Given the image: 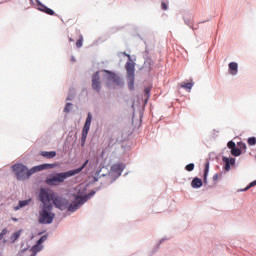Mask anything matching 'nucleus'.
Returning <instances> with one entry per match:
<instances>
[{
    "label": "nucleus",
    "instance_id": "obj_1",
    "mask_svg": "<svg viewBox=\"0 0 256 256\" xmlns=\"http://www.w3.org/2000/svg\"><path fill=\"white\" fill-rule=\"evenodd\" d=\"M38 199L42 203L40 205L38 222L41 225H51L53 219H55V213H53V203L49 202V199H51L49 190L41 188Z\"/></svg>",
    "mask_w": 256,
    "mask_h": 256
},
{
    "label": "nucleus",
    "instance_id": "obj_2",
    "mask_svg": "<svg viewBox=\"0 0 256 256\" xmlns=\"http://www.w3.org/2000/svg\"><path fill=\"white\" fill-rule=\"evenodd\" d=\"M55 167H57V164H41L28 169L25 164L17 163L12 166V171L18 181H25L26 179H29L31 175L39 173V171H45V169H55Z\"/></svg>",
    "mask_w": 256,
    "mask_h": 256
},
{
    "label": "nucleus",
    "instance_id": "obj_3",
    "mask_svg": "<svg viewBox=\"0 0 256 256\" xmlns=\"http://www.w3.org/2000/svg\"><path fill=\"white\" fill-rule=\"evenodd\" d=\"M88 163L89 160H86L80 168L58 173L55 176L48 178L46 180L47 185H58V183H63L65 179H69V177H74V175H78V173H81L85 169V167H87Z\"/></svg>",
    "mask_w": 256,
    "mask_h": 256
},
{
    "label": "nucleus",
    "instance_id": "obj_4",
    "mask_svg": "<svg viewBox=\"0 0 256 256\" xmlns=\"http://www.w3.org/2000/svg\"><path fill=\"white\" fill-rule=\"evenodd\" d=\"M48 195L51 197L49 199V203H52L55 205V207L57 209H60V211H65L67 209V207H69V200L61 197V196H57L55 195V193L53 192H49L48 191Z\"/></svg>",
    "mask_w": 256,
    "mask_h": 256
},
{
    "label": "nucleus",
    "instance_id": "obj_5",
    "mask_svg": "<svg viewBox=\"0 0 256 256\" xmlns=\"http://www.w3.org/2000/svg\"><path fill=\"white\" fill-rule=\"evenodd\" d=\"M105 73L108 74L107 76L108 87H123V80H121V77L107 70H105Z\"/></svg>",
    "mask_w": 256,
    "mask_h": 256
},
{
    "label": "nucleus",
    "instance_id": "obj_6",
    "mask_svg": "<svg viewBox=\"0 0 256 256\" xmlns=\"http://www.w3.org/2000/svg\"><path fill=\"white\" fill-rule=\"evenodd\" d=\"M92 121H93V115L91 114V112H89L82 130V137H81L82 145H85V141H87V135H89V130L91 129Z\"/></svg>",
    "mask_w": 256,
    "mask_h": 256
},
{
    "label": "nucleus",
    "instance_id": "obj_7",
    "mask_svg": "<svg viewBox=\"0 0 256 256\" xmlns=\"http://www.w3.org/2000/svg\"><path fill=\"white\" fill-rule=\"evenodd\" d=\"M75 201L72 204H69L68 202V207L66 209H68V211H70V213H75V211H77V209H79V207H81V205H83V203L87 202V196H76L75 197Z\"/></svg>",
    "mask_w": 256,
    "mask_h": 256
},
{
    "label": "nucleus",
    "instance_id": "obj_8",
    "mask_svg": "<svg viewBox=\"0 0 256 256\" xmlns=\"http://www.w3.org/2000/svg\"><path fill=\"white\" fill-rule=\"evenodd\" d=\"M92 89L94 91H101V78L99 77V72H96L92 77Z\"/></svg>",
    "mask_w": 256,
    "mask_h": 256
},
{
    "label": "nucleus",
    "instance_id": "obj_9",
    "mask_svg": "<svg viewBox=\"0 0 256 256\" xmlns=\"http://www.w3.org/2000/svg\"><path fill=\"white\" fill-rule=\"evenodd\" d=\"M126 73H127V77L135 76V63L133 62L126 63Z\"/></svg>",
    "mask_w": 256,
    "mask_h": 256
},
{
    "label": "nucleus",
    "instance_id": "obj_10",
    "mask_svg": "<svg viewBox=\"0 0 256 256\" xmlns=\"http://www.w3.org/2000/svg\"><path fill=\"white\" fill-rule=\"evenodd\" d=\"M38 10L42 11V13H46V15H55V11L53 9L45 6L44 4H38Z\"/></svg>",
    "mask_w": 256,
    "mask_h": 256
},
{
    "label": "nucleus",
    "instance_id": "obj_11",
    "mask_svg": "<svg viewBox=\"0 0 256 256\" xmlns=\"http://www.w3.org/2000/svg\"><path fill=\"white\" fill-rule=\"evenodd\" d=\"M228 67H229L230 75H237L239 71V65L237 64V62H230L228 64Z\"/></svg>",
    "mask_w": 256,
    "mask_h": 256
},
{
    "label": "nucleus",
    "instance_id": "obj_12",
    "mask_svg": "<svg viewBox=\"0 0 256 256\" xmlns=\"http://www.w3.org/2000/svg\"><path fill=\"white\" fill-rule=\"evenodd\" d=\"M125 169V165L124 164H114L112 165L111 167V170L114 172V173H117L119 175H121V173H123V170Z\"/></svg>",
    "mask_w": 256,
    "mask_h": 256
},
{
    "label": "nucleus",
    "instance_id": "obj_13",
    "mask_svg": "<svg viewBox=\"0 0 256 256\" xmlns=\"http://www.w3.org/2000/svg\"><path fill=\"white\" fill-rule=\"evenodd\" d=\"M47 241V235H43L38 241L37 244L33 247L34 251H41L43 249V246H41L42 243H45Z\"/></svg>",
    "mask_w": 256,
    "mask_h": 256
},
{
    "label": "nucleus",
    "instance_id": "obj_14",
    "mask_svg": "<svg viewBox=\"0 0 256 256\" xmlns=\"http://www.w3.org/2000/svg\"><path fill=\"white\" fill-rule=\"evenodd\" d=\"M40 155L44 157L45 159H53L54 157H57V152L55 151H42L40 152Z\"/></svg>",
    "mask_w": 256,
    "mask_h": 256
},
{
    "label": "nucleus",
    "instance_id": "obj_15",
    "mask_svg": "<svg viewBox=\"0 0 256 256\" xmlns=\"http://www.w3.org/2000/svg\"><path fill=\"white\" fill-rule=\"evenodd\" d=\"M191 187H193V189H199L201 187H203V180H201V178H194L191 182Z\"/></svg>",
    "mask_w": 256,
    "mask_h": 256
},
{
    "label": "nucleus",
    "instance_id": "obj_16",
    "mask_svg": "<svg viewBox=\"0 0 256 256\" xmlns=\"http://www.w3.org/2000/svg\"><path fill=\"white\" fill-rule=\"evenodd\" d=\"M128 80V88L130 91H133L135 89V76H127Z\"/></svg>",
    "mask_w": 256,
    "mask_h": 256
},
{
    "label": "nucleus",
    "instance_id": "obj_17",
    "mask_svg": "<svg viewBox=\"0 0 256 256\" xmlns=\"http://www.w3.org/2000/svg\"><path fill=\"white\" fill-rule=\"evenodd\" d=\"M31 200H22L19 201V205L14 207V211H19V209H21L22 207H27V204L30 203Z\"/></svg>",
    "mask_w": 256,
    "mask_h": 256
},
{
    "label": "nucleus",
    "instance_id": "obj_18",
    "mask_svg": "<svg viewBox=\"0 0 256 256\" xmlns=\"http://www.w3.org/2000/svg\"><path fill=\"white\" fill-rule=\"evenodd\" d=\"M21 233H22V230H19V231L13 233L10 237L11 243H15V241H17L19 239V237H21Z\"/></svg>",
    "mask_w": 256,
    "mask_h": 256
},
{
    "label": "nucleus",
    "instance_id": "obj_19",
    "mask_svg": "<svg viewBox=\"0 0 256 256\" xmlns=\"http://www.w3.org/2000/svg\"><path fill=\"white\" fill-rule=\"evenodd\" d=\"M180 87H182V89H186V91H191V89H193V83H182Z\"/></svg>",
    "mask_w": 256,
    "mask_h": 256
},
{
    "label": "nucleus",
    "instance_id": "obj_20",
    "mask_svg": "<svg viewBox=\"0 0 256 256\" xmlns=\"http://www.w3.org/2000/svg\"><path fill=\"white\" fill-rule=\"evenodd\" d=\"M144 97H145V102L147 103V101H149V98L151 97V88L150 87H146L144 90Z\"/></svg>",
    "mask_w": 256,
    "mask_h": 256
},
{
    "label": "nucleus",
    "instance_id": "obj_21",
    "mask_svg": "<svg viewBox=\"0 0 256 256\" xmlns=\"http://www.w3.org/2000/svg\"><path fill=\"white\" fill-rule=\"evenodd\" d=\"M207 175H209V162L205 164L204 169V183H207Z\"/></svg>",
    "mask_w": 256,
    "mask_h": 256
},
{
    "label": "nucleus",
    "instance_id": "obj_22",
    "mask_svg": "<svg viewBox=\"0 0 256 256\" xmlns=\"http://www.w3.org/2000/svg\"><path fill=\"white\" fill-rule=\"evenodd\" d=\"M231 155H233L234 157H239V155H241V149L239 148H233L231 150Z\"/></svg>",
    "mask_w": 256,
    "mask_h": 256
},
{
    "label": "nucleus",
    "instance_id": "obj_23",
    "mask_svg": "<svg viewBox=\"0 0 256 256\" xmlns=\"http://www.w3.org/2000/svg\"><path fill=\"white\" fill-rule=\"evenodd\" d=\"M76 47L81 49L83 47V35H79V39L76 41Z\"/></svg>",
    "mask_w": 256,
    "mask_h": 256
},
{
    "label": "nucleus",
    "instance_id": "obj_24",
    "mask_svg": "<svg viewBox=\"0 0 256 256\" xmlns=\"http://www.w3.org/2000/svg\"><path fill=\"white\" fill-rule=\"evenodd\" d=\"M224 162H225V170L229 171V169H231V162L229 158H224Z\"/></svg>",
    "mask_w": 256,
    "mask_h": 256
},
{
    "label": "nucleus",
    "instance_id": "obj_25",
    "mask_svg": "<svg viewBox=\"0 0 256 256\" xmlns=\"http://www.w3.org/2000/svg\"><path fill=\"white\" fill-rule=\"evenodd\" d=\"M247 143L250 146L256 145V138L255 137L248 138Z\"/></svg>",
    "mask_w": 256,
    "mask_h": 256
},
{
    "label": "nucleus",
    "instance_id": "obj_26",
    "mask_svg": "<svg viewBox=\"0 0 256 256\" xmlns=\"http://www.w3.org/2000/svg\"><path fill=\"white\" fill-rule=\"evenodd\" d=\"M185 169H186V171H193V169H195V164L190 163L185 166Z\"/></svg>",
    "mask_w": 256,
    "mask_h": 256
},
{
    "label": "nucleus",
    "instance_id": "obj_27",
    "mask_svg": "<svg viewBox=\"0 0 256 256\" xmlns=\"http://www.w3.org/2000/svg\"><path fill=\"white\" fill-rule=\"evenodd\" d=\"M227 147H228L229 149H231V151H232L233 149L236 148L235 142L229 141L228 144H227Z\"/></svg>",
    "mask_w": 256,
    "mask_h": 256
},
{
    "label": "nucleus",
    "instance_id": "obj_28",
    "mask_svg": "<svg viewBox=\"0 0 256 256\" xmlns=\"http://www.w3.org/2000/svg\"><path fill=\"white\" fill-rule=\"evenodd\" d=\"M256 185V180L251 182L246 188L243 189V191H249V189H251V187H255Z\"/></svg>",
    "mask_w": 256,
    "mask_h": 256
},
{
    "label": "nucleus",
    "instance_id": "obj_29",
    "mask_svg": "<svg viewBox=\"0 0 256 256\" xmlns=\"http://www.w3.org/2000/svg\"><path fill=\"white\" fill-rule=\"evenodd\" d=\"M8 231L7 228H4L1 233H0V241L3 239V237H5V235H7Z\"/></svg>",
    "mask_w": 256,
    "mask_h": 256
},
{
    "label": "nucleus",
    "instance_id": "obj_30",
    "mask_svg": "<svg viewBox=\"0 0 256 256\" xmlns=\"http://www.w3.org/2000/svg\"><path fill=\"white\" fill-rule=\"evenodd\" d=\"M71 105H72L71 103L66 104V106L64 108L65 113H69V111H71Z\"/></svg>",
    "mask_w": 256,
    "mask_h": 256
},
{
    "label": "nucleus",
    "instance_id": "obj_31",
    "mask_svg": "<svg viewBox=\"0 0 256 256\" xmlns=\"http://www.w3.org/2000/svg\"><path fill=\"white\" fill-rule=\"evenodd\" d=\"M238 146L240 147V149H247V144L243 143V142H240L238 143Z\"/></svg>",
    "mask_w": 256,
    "mask_h": 256
},
{
    "label": "nucleus",
    "instance_id": "obj_32",
    "mask_svg": "<svg viewBox=\"0 0 256 256\" xmlns=\"http://www.w3.org/2000/svg\"><path fill=\"white\" fill-rule=\"evenodd\" d=\"M161 7H162L163 11H167V3L162 2Z\"/></svg>",
    "mask_w": 256,
    "mask_h": 256
},
{
    "label": "nucleus",
    "instance_id": "obj_33",
    "mask_svg": "<svg viewBox=\"0 0 256 256\" xmlns=\"http://www.w3.org/2000/svg\"><path fill=\"white\" fill-rule=\"evenodd\" d=\"M213 181H219V174H215L213 176Z\"/></svg>",
    "mask_w": 256,
    "mask_h": 256
},
{
    "label": "nucleus",
    "instance_id": "obj_34",
    "mask_svg": "<svg viewBox=\"0 0 256 256\" xmlns=\"http://www.w3.org/2000/svg\"><path fill=\"white\" fill-rule=\"evenodd\" d=\"M122 55L125 57H128L129 61H131V55L127 54L126 52H123Z\"/></svg>",
    "mask_w": 256,
    "mask_h": 256
},
{
    "label": "nucleus",
    "instance_id": "obj_35",
    "mask_svg": "<svg viewBox=\"0 0 256 256\" xmlns=\"http://www.w3.org/2000/svg\"><path fill=\"white\" fill-rule=\"evenodd\" d=\"M229 161H230V165H233V163H235V159L233 158L229 159Z\"/></svg>",
    "mask_w": 256,
    "mask_h": 256
},
{
    "label": "nucleus",
    "instance_id": "obj_36",
    "mask_svg": "<svg viewBox=\"0 0 256 256\" xmlns=\"http://www.w3.org/2000/svg\"><path fill=\"white\" fill-rule=\"evenodd\" d=\"M12 221L17 222V221H18V219H17V218H12Z\"/></svg>",
    "mask_w": 256,
    "mask_h": 256
},
{
    "label": "nucleus",
    "instance_id": "obj_37",
    "mask_svg": "<svg viewBox=\"0 0 256 256\" xmlns=\"http://www.w3.org/2000/svg\"><path fill=\"white\" fill-rule=\"evenodd\" d=\"M74 40H73V38H69V42L71 43V42H73Z\"/></svg>",
    "mask_w": 256,
    "mask_h": 256
},
{
    "label": "nucleus",
    "instance_id": "obj_38",
    "mask_svg": "<svg viewBox=\"0 0 256 256\" xmlns=\"http://www.w3.org/2000/svg\"><path fill=\"white\" fill-rule=\"evenodd\" d=\"M67 99H68V101H71V98H70V97H68Z\"/></svg>",
    "mask_w": 256,
    "mask_h": 256
}]
</instances>
